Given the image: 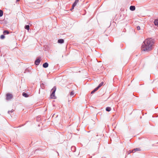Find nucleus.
<instances>
[{
	"instance_id": "nucleus-1",
	"label": "nucleus",
	"mask_w": 158,
	"mask_h": 158,
	"mask_svg": "<svg viewBox=\"0 0 158 158\" xmlns=\"http://www.w3.org/2000/svg\"><path fill=\"white\" fill-rule=\"evenodd\" d=\"M154 44V40L151 38H147L143 41L141 46L142 51L148 52L152 49V46Z\"/></svg>"
},
{
	"instance_id": "nucleus-2",
	"label": "nucleus",
	"mask_w": 158,
	"mask_h": 158,
	"mask_svg": "<svg viewBox=\"0 0 158 158\" xmlns=\"http://www.w3.org/2000/svg\"><path fill=\"white\" fill-rule=\"evenodd\" d=\"M56 86H54L51 90L52 93L51 94V98L52 99L56 98V97L55 95V92L56 90Z\"/></svg>"
},
{
	"instance_id": "nucleus-3",
	"label": "nucleus",
	"mask_w": 158,
	"mask_h": 158,
	"mask_svg": "<svg viewBox=\"0 0 158 158\" xmlns=\"http://www.w3.org/2000/svg\"><path fill=\"white\" fill-rule=\"evenodd\" d=\"M13 98V95L11 94L7 93L6 95V100H10Z\"/></svg>"
},
{
	"instance_id": "nucleus-4",
	"label": "nucleus",
	"mask_w": 158,
	"mask_h": 158,
	"mask_svg": "<svg viewBox=\"0 0 158 158\" xmlns=\"http://www.w3.org/2000/svg\"><path fill=\"white\" fill-rule=\"evenodd\" d=\"M41 59L40 57H38L35 61V64L36 65H38L41 61Z\"/></svg>"
},
{
	"instance_id": "nucleus-5",
	"label": "nucleus",
	"mask_w": 158,
	"mask_h": 158,
	"mask_svg": "<svg viewBox=\"0 0 158 158\" xmlns=\"http://www.w3.org/2000/svg\"><path fill=\"white\" fill-rule=\"evenodd\" d=\"M48 66V64L47 62H45L43 64V67L44 68H47Z\"/></svg>"
},
{
	"instance_id": "nucleus-6",
	"label": "nucleus",
	"mask_w": 158,
	"mask_h": 158,
	"mask_svg": "<svg viewBox=\"0 0 158 158\" xmlns=\"http://www.w3.org/2000/svg\"><path fill=\"white\" fill-rule=\"evenodd\" d=\"M64 42V40L63 39H60L58 40V43L61 44H63Z\"/></svg>"
},
{
	"instance_id": "nucleus-7",
	"label": "nucleus",
	"mask_w": 158,
	"mask_h": 158,
	"mask_svg": "<svg viewBox=\"0 0 158 158\" xmlns=\"http://www.w3.org/2000/svg\"><path fill=\"white\" fill-rule=\"evenodd\" d=\"M135 9V6H131L130 7V9L131 11H134Z\"/></svg>"
},
{
	"instance_id": "nucleus-8",
	"label": "nucleus",
	"mask_w": 158,
	"mask_h": 158,
	"mask_svg": "<svg viewBox=\"0 0 158 158\" xmlns=\"http://www.w3.org/2000/svg\"><path fill=\"white\" fill-rule=\"evenodd\" d=\"M71 150L73 152H74L76 150V148L74 146H72L71 147Z\"/></svg>"
},
{
	"instance_id": "nucleus-9",
	"label": "nucleus",
	"mask_w": 158,
	"mask_h": 158,
	"mask_svg": "<svg viewBox=\"0 0 158 158\" xmlns=\"http://www.w3.org/2000/svg\"><path fill=\"white\" fill-rule=\"evenodd\" d=\"M22 95L23 96L26 98H27L29 96V95H28V94L27 93H25V92H23L22 93Z\"/></svg>"
},
{
	"instance_id": "nucleus-10",
	"label": "nucleus",
	"mask_w": 158,
	"mask_h": 158,
	"mask_svg": "<svg viewBox=\"0 0 158 158\" xmlns=\"http://www.w3.org/2000/svg\"><path fill=\"white\" fill-rule=\"evenodd\" d=\"M154 23L155 26H158V19H156L155 20Z\"/></svg>"
},
{
	"instance_id": "nucleus-11",
	"label": "nucleus",
	"mask_w": 158,
	"mask_h": 158,
	"mask_svg": "<svg viewBox=\"0 0 158 158\" xmlns=\"http://www.w3.org/2000/svg\"><path fill=\"white\" fill-rule=\"evenodd\" d=\"M99 89L97 87H96L95 88L93 91H92L91 92V94H94L95 92L96 91Z\"/></svg>"
},
{
	"instance_id": "nucleus-12",
	"label": "nucleus",
	"mask_w": 158,
	"mask_h": 158,
	"mask_svg": "<svg viewBox=\"0 0 158 158\" xmlns=\"http://www.w3.org/2000/svg\"><path fill=\"white\" fill-rule=\"evenodd\" d=\"M79 0H75V1L73 4V6H75L79 2Z\"/></svg>"
},
{
	"instance_id": "nucleus-13",
	"label": "nucleus",
	"mask_w": 158,
	"mask_h": 158,
	"mask_svg": "<svg viewBox=\"0 0 158 158\" xmlns=\"http://www.w3.org/2000/svg\"><path fill=\"white\" fill-rule=\"evenodd\" d=\"M24 28L27 30H29L30 29V26L29 25H26L25 26Z\"/></svg>"
},
{
	"instance_id": "nucleus-14",
	"label": "nucleus",
	"mask_w": 158,
	"mask_h": 158,
	"mask_svg": "<svg viewBox=\"0 0 158 158\" xmlns=\"http://www.w3.org/2000/svg\"><path fill=\"white\" fill-rule=\"evenodd\" d=\"M104 82H101L100 83L99 85L97 87L98 89H99L101 87L103 84Z\"/></svg>"
},
{
	"instance_id": "nucleus-15",
	"label": "nucleus",
	"mask_w": 158,
	"mask_h": 158,
	"mask_svg": "<svg viewBox=\"0 0 158 158\" xmlns=\"http://www.w3.org/2000/svg\"><path fill=\"white\" fill-rule=\"evenodd\" d=\"M3 33L4 34H5V35L8 34L10 33L9 31H8L7 30H5V31H3Z\"/></svg>"
},
{
	"instance_id": "nucleus-16",
	"label": "nucleus",
	"mask_w": 158,
	"mask_h": 158,
	"mask_svg": "<svg viewBox=\"0 0 158 158\" xmlns=\"http://www.w3.org/2000/svg\"><path fill=\"white\" fill-rule=\"evenodd\" d=\"M106 111L109 112L111 110V108L110 107H106Z\"/></svg>"
},
{
	"instance_id": "nucleus-17",
	"label": "nucleus",
	"mask_w": 158,
	"mask_h": 158,
	"mask_svg": "<svg viewBox=\"0 0 158 158\" xmlns=\"http://www.w3.org/2000/svg\"><path fill=\"white\" fill-rule=\"evenodd\" d=\"M40 87L42 89H44L45 86L44 84L43 83H42L40 84Z\"/></svg>"
},
{
	"instance_id": "nucleus-18",
	"label": "nucleus",
	"mask_w": 158,
	"mask_h": 158,
	"mask_svg": "<svg viewBox=\"0 0 158 158\" xmlns=\"http://www.w3.org/2000/svg\"><path fill=\"white\" fill-rule=\"evenodd\" d=\"M30 70H29V69H26L25 70L24 72V73H27V72H28V73H30Z\"/></svg>"
},
{
	"instance_id": "nucleus-19",
	"label": "nucleus",
	"mask_w": 158,
	"mask_h": 158,
	"mask_svg": "<svg viewBox=\"0 0 158 158\" xmlns=\"http://www.w3.org/2000/svg\"><path fill=\"white\" fill-rule=\"evenodd\" d=\"M3 14V12L2 10H0V17H1L2 16Z\"/></svg>"
},
{
	"instance_id": "nucleus-20",
	"label": "nucleus",
	"mask_w": 158,
	"mask_h": 158,
	"mask_svg": "<svg viewBox=\"0 0 158 158\" xmlns=\"http://www.w3.org/2000/svg\"><path fill=\"white\" fill-rule=\"evenodd\" d=\"M133 150H134V152H135L136 151H140V149L139 148H137L134 149Z\"/></svg>"
},
{
	"instance_id": "nucleus-21",
	"label": "nucleus",
	"mask_w": 158,
	"mask_h": 158,
	"mask_svg": "<svg viewBox=\"0 0 158 158\" xmlns=\"http://www.w3.org/2000/svg\"><path fill=\"white\" fill-rule=\"evenodd\" d=\"M74 93L73 91H72L70 93V95L71 97L73 96L74 95Z\"/></svg>"
},
{
	"instance_id": "nucleus-22",
	"label": "nucleus",
	"mask_w": 158,
	"mask_h": 158,
	"mask_svg": "<svg viewBox=\"0 0 158 158\" xmlns=\"http://www.w3.org/2000/svg\"><path fill=\"white\" fill-rule=\"evenodd\" d=\"M5 36L4 35H1V36H0V38L1 39H4L5 38Z\"/></svg>"
},
{
	"instance_id": "nucleus-23",
	"label": "nucleus",
	"mask_w": 158,
	"mask_h": 158,
	"mask_svg": "<svg viewBox=\"0 0 158 158\" xmlns=\"http://www.w3.org/2000/svg\"><path fill=\"white\" fill-rule=\"evenodd\" d=\"M129 154L131 153L132 152H134V150H130L129 151Z\"/></svg>"
},
{
	"instance_id": "nucleus-24",
	"label": "nucleus",
	"mask_w": 158,
	"mask_h": 158,
	"mask_svg": "<svg viewBox=\"0 0 158 158\" xmlns=\"http://www.w3.org/2000/svg\"><path fill=\"white\" fill-rule=\"evenodd\" d=\"M136 28H137V29L138 30H140V27L139 26H138L137 27H136Z\"/></svg>"
},
{
	"instance_id": "nucleus-25",
	"label": "nucleus",
	"mask_w": 158,
	"mask_h": 158,
	"mask_svg": "<svg viewBox=\"0 0 158 158\" xmlns=\"http://www.w3.org/2000/svg\"><path fill=\"white\" fill-rule=\"evenodd\" d=\"M75 6H73V5H72V8L70 9V10H73L74 8V7H75Z\"/></svg>"
},
{
	"instance_id": "nucleus-26",
	"label": "nucleus",
	"mask_w": 158,
	"mask_h": 158,
	"mask_svg": "<svg viewBox=\"0 0 158 158\" xmlns=\"http://www.w3.org/2000/svg\"><path fill=\"white\" fill-rule=\"evenodd\" d=\"M14 110H11L10 111V112H13V111H14Z\"/></svg>"
},
{
	"instance_id": "nucleus-27",
	"label": "nucleus",
	"mask_w": 158,
	"mask_h": 158,
	"mask_svg": "<svg viewBox=\"0 0 158 158\" xmlns=\"http://www.w3.org/2000/svg\"><path fill=\"white\" fill-rule=\"evenodd\" d=\"M10 111H8V114H10Z\"/></svg>"
},
{
	"instance_id": "nucleus-28",
	"label": "nucleus",
	"mask_w": 158,
	"mask_h": 158,
	"mask_svg": "<svg viewBox=\"0 0 158 158\" xmlns=\"http://www.w3.org/2000/svg\"><path fill=\"white\" fill-rule=\"evenodd\" d=\"M20 0H16V2H19V1Z\"/></svg>"
}]
</instances>
